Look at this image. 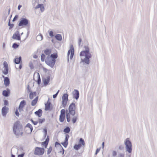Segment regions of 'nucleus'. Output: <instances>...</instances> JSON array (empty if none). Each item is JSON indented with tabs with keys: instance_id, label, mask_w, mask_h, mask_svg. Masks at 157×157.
Listing matches in <instances>:
<instances>
[{
	"instance_id": "nucleus-1",
	"label": "nucleus",
	"mask_w": 157,
	"mask_h": 157,
	"mask_svg": "<svg viewBox=\"0 0 157 157\" xmlns=\"http://www.w3.org/2000/svg\"><path fill=\"white\" fill-rule=\"evenodd\" d=\"M84 48L85 50L81 52L80 54L81 62L89 64L90 63L89 59L91 57V54L90 52L89 48L87 46H84Z\"/></svg>"
},
{
	"instance_id": "nucleus-2",
	"label": "nucleus",
	"mask_w": 157,
	"mask_h": 157,
	"mask_svg": "<svg viewBox=\"0 0 157 157\" xmlns=\"http://www.w3.org/2000/svg\"><path fill=\"white\" fill-rule=\"evenodd\" d=\"M57 57V55L56 53H53L51 54L50 56H48L45 59V62L48 65L52 68L56 62L55 59Z\"/></svg>"
},
{
	"instance_id": "nucleus-3",
	"label": "nucleus",
	"mask_w": 157,
	"mask_h": 157,
	"mask_svg": "<svg viewBox=\"0 0 157 157\" xmlns=\"http://www.w3.org/2000/svg\"><path fill=\"white\" fill-rule=\"evenodd\" d=\"M75 103H71L69 106L68 108V111L66 112V118L67 121L68 122H69L71 121L70 115L72 116H73L75 114Z\"/></svg>"
},
{
	"instance_id": "nucleus-4",
	"label": "nucleus",
	"mask_w": 157,
	"mask_h": 157,
	"mask_svg": "<svg viewBox=\"0 0 157 157\" xmlns=\"http://www.w3.org/2000/svg\"><path fill=\"white\" fill-rule=\"evenodd\" d=\"M22 126L19 121H17L14 124L13 130L14 133L17 136H21L23 133Z\"/></svg>"
},
{
	"instance_id": "nucleus-5",
	"label": "nucleus",
	"mask_w": 157,
	"mask_h": 157,
	"mask_svg": "<svg viewBox=\"0 0 157 157\" xmlns=\"http://www.w3.org/2000/svg\"><path fill=\"white\" fill-rule=\"evenodd\" d=\"M124 143L125 146L126 151L129 153H131L132 150V145L131 142L129 140L128 138L126 139Z\"/></svg>"
},
{
	"instance_id": "nucleus-6",
	"label": "nucleus",
	"mask_w": 157,
	"mask_h": 157,
	"mask_svg": "<svg viewBox=\"0 0 157 157\" xmlns=\"http://www.w3.org/2000/svg\"><path fill=\"white\" fill-rule=\"evenodd\" d=\"M44 149L43 148L36 147L35 148L34 154L36 155H43Z\"/></svg>"
},
{
	"instance_id": "nucleus-7",
	"label": "nucleus",
	"mask_w": 157,
	"mask_h": 157,
	"mask_svg": "<svg viewBox=\"0 0 157 157\" xmlns=\"http://www.w3.org/2000/svg\"><path fill=\"white\" fill-rule=\"evenodd\" d=\"M68 95L67 94H64L62 97V105L64 107H65L67 105L68 101Z\"/></svg>"
},
{
	"instance_id": "nucleus-8",
	"label": "nucleus",
	"mask_w": 157,
	"mask_h": 157,
	"mask_svg": "<svg viewBox=\"0 0 157 157\" xmlns=\"http://www.w3.org/2000/svg\"><path fill=\"white\" fill-rule=\"evenodd\" d=\"M29 24V20L24 18H21L20 21L18 24L19 26H26Z\"/></svg>"
},
{
	"instance_id": "nucleus-9",
	"label": "nucleus",
	"mask_w": 157,
	"mask_h": 157,
	"mask_svg": "<svg viewBox=\"0 0 157 157\" xmlns=\"http://www.w3.org/2000/svg\"><path fill=\"white\" fill-rule=\"evenodd\" d=\"M33 129V128L32 125L29 123L28 124L26 125L25 128V132L28 134L32 132Z\"/></svg>"
},
{
	"instance_id": "nucleus-10",
	"label": "nucleus",
	"mask_w": 157,
	"mask_h": 157,
	"mask_svg": "<svg viewBox=\"0 0 157 157\" xmlns=\"http://www.w3.org/2000/svg\"><path fill=\"white\" fill-rule=\"evenodd\" d=\"M3 67L2 71L3 74L5 75L7 74L8 72V66L7 63L5 61L3 63Z\"/></svg>"
},
{
	"instance_id": "nucleus-11",
	"label": "nucleus",
	"mask_w": 157,
	"mask_h": 157,
	"mask_svg": "<svg viewBox=\"0 0 157 157\" xmlns=\"http://www.w3.org/2000/svg\"><path fill=\"white\" fill-rule=\"evenodd\" d=\"M70 48V49L68 52L67 55L68 56H70V59H71L74 56V48L72 45L71 46Z\"/></svg>"
},
{
	"instance_id": "nucleus-12",
	"label": "nucleus",
	"mask_w": 157,
	"mask_h": 157,
	"mask_svg": "<svg viewBox=\"0 0 157 157\" xmlns=\"http://www.w3.org/2000/svg\"><path fill=\"white\" fill-rule=\"evenodd\" d=\"M34 79L36 80L38 84H39L40 83L41 80L40 77L39 73L38 72H35L34 75Z\"/></svg>"
},
{
	"instance_id": "nucleus-13",
	"label": "nucleus",
	"mask_w": 157,
	"mask_h": 157,
	"mask_svg": "<svg viewBox=\"0 0 157 157\" xmlns=\"http://www.w3.org/2000/svg\"><path fill=\"white\" fill-rule=\"evenodd\" d=\"M12 38L15 40H20L21 37L19 35V33L18 31H17L15 32V33L13 34Z\"/></svg>"
},
{
	"instance_id": "nucleus-14",
	"label": "nucleus",
	"mask_w": 157,
	"mask_h": 157,
	"mask_svg": "<svg viewBox=\"0 0 157 157\" xmlns=\"http://www.w3.org/2000/svg\"><path fill=\"white\" fill-rule=\"evenodd\" d=\"M73 98L77 100L79 97V92L78 90L75 89L72 92Z\"/></svg>"
},
{
	"instance_id": "nucleus-15",
	"label": "nucleus",
	"mask_w": 157,
	"mask_h": 157,
	"mask_svg": "<svg viewBox=\"0 0 157 157\" xmlns=\"http://www.w3.org/2000/svg\"><path fill=\"white\" fill-rule=\"evenodd\" d=\"M8 108L6 106L2 107V113L3 117H6V114L8 112Z\"/></svg>"
},
{
	"instance_id": "nucleus-16",
	"label": "nucleus",
	"mask_w": 157,
	"mask_h": 157,
	"mask_svg": "<svg viewBox=\"0 0 157 157\" xmlns=\"http://www.w3.org/2000/svg\"><path fill=\"white\" fill-rule=\"evenodd\" d=\"M69 137V136L68 134H66L65 135V139L64 141L61 143L63 146L65 147H66L68 145V141Z\"/></svg>"
},
{
	"instance_id": "nucleus-17",
	"label": "nucleus",
	"mask_w": 157,
	"mask_h": 157,
	"mask_svg": "<svg viewBox=\"0 0 157 157\" xmlns=\"http://www.w3.org/2000/svg\"><path fill=\"white\" fill-rule=\"evenodd\" d=\"M3 78H4V85L6 86H8L10 83V79L7 77H5L4 76H3Z\"/></svg>"
},
{
	"instance_id": "nucleus-18",
	"label": "nucleus",
	"mask_w": 157,
	"mask_h": 157,
	"mask_svg": "<svg viewBox=\"0 0 157 157\" xmlns=\"http://www.w3.org/2000/svg\"><path fill=\"white\" fill-rule=\"evenodd\" d=\"M35 9H37L39 8H40L41 12H43L44 10V6L43 4H39L36 6L35 7Z\"/></svg>"
},
{
	"instance_id": "nucleus-19",
	"label": "nucleus",
	"mask_w": 157,
	"mask_h": 157,
	"mask_svg": "<svg viewBox=\"0 0 157 157\" xmlns=\"http://www.w3.org/2000/svg\"><path fill=\"white\" fill-rule=\"evenodd\" d=\"M25 105V101H22L20 104L19 109L20 112H21L22 110V108Z\"/></svg>"
},
{
	"instance_id": "nucleus-20",
	"label": "nucleus",
	"mask_w": 157,
	"mask_h": 157,
	"mask_svg": "<svg viewBox=\"0 0 157 157\" xmlns=\"http://www.w3.org/2000/svg\"><path fill=\"white\" fill-rule=\"evenodd\" d=\"M10 90L9 89H7V90H5L3 91V95L5 97H7L10 93Z\"/></svg>"
},
{
	"instance_id": "nucleus-21",
	"label": "nucleus",
	"mask_w": 157,
	"mask_h": 157,
	"mask_svg": "<svg viewBox=\"0 0 157 157\" xmlns=\"http://www.w3.org/2000/svg\"><path fill=\"white\" fill-rule=\"evenodd\" d=\"M12 149L13 151H17V152L16 153L17 154H18L20 153L21 152H22L23 151L22 149L21 148H20L18 149H17L16 148H13Z\"/></svg>"
},
{
	"instance_id": "nucleus-22",
	"label": "nucleus",
	"mask_w": 157,
	"mask_h": 157,
	"mask_svg": "<svg viewBox=\"0 0 157 157\" xmlns=\"http://www.w3.org/2000/svg\"><path fill=\"white\" fill-rule=\"evenodd\" d=\"M42 111L40 109L38 111H36L35 112V113L39 117H40L42 115Z\"/></svg>"
},
{
	"instance_id": "nucleus-23",
	"label": "nucleus",
	"mask_w": 157,
	"mask_h": 157,
	"mask_svg": "<svg viewBox=\"0 0 157 157\" xmlns=\"http://www.w3.org/2000/svg\"><path fill=\"white\" fill-rule=\"evenodd\" d=\"M21 60V56L19 58H16L14 59V62L16 64H19Z\"/></svg>"
},
{
	"instance_id": "nucleus-24",
	"label": "nucleus",
	"mask_w": 157,
	"mask_h": 157,
	"mask_svg": "<svg viewBox=\"0 0 157 157\" xmlns=\"http://www.w3.org/2000/svg\"><path fill=\"white\" fill-rule=\"evenodd\" d=\"M50 102H48L46 104H45V110L46 111L50 110Z\"/></svg>"
},
{
	"instance_id": "nucleus-25",
	"label": "nucleus",
	"mask_w": 157,
	"mask_h": 157,
	"mask_svg": "<svg viewBox=\"0 0 157 157\" xmlns=\"http://www.w3.org/2000/svg\"><path fill=\"white\" fill-rule=\"evenodd\" d=\"M71 116V118L72 120V122L73 123H75L76 122L77 118V116H72L70 115Z\"/></svg>"
},
{
	"instance_id": "nucleus-26",
	"label": "nucleus",
	"mask_w": 157,
	"mask_h": 157,
	"mask_svg": "<svg viewBox=\"0 0 157 157\" xmlns=\"http://www.w3.org/2000/svg\"><path fill=\"white\" fill-rule=\"evenodd\" d=\"M36 96V92H31L29 95V98L30 99H33V98Z\"/></svg>"
},
{
	"instance_id": "nucleus-27",
	"label": "nucleus",
	"mask_w": 157,
	"mask_h": 157,
	"mask_svg": "<svg viewBox=\"0 0 157 157\" xmlns=\"http://www.w3.org/2000/svg\"><path fill=\"white\" fill-rule=\"evenodd\" d=\"M50 80V78L49 77H48L47 78L44 79L43 80L44 84L46 85L49 83Z\"/></svg>"
},
{
	"instance_id": "nucleus-28",
	"label": "nucleus",
	"mask_w": 157,
	"mask_h": 157,
	"mask_svg": "<svg viewBox=\"0 0 157 157\" xmlns=\"http://www.w3.org/2000/svg\"><path fill=\"white\" fill-rule=\"evenodd\" d=\"M51 53V50L50 49H46L44 51V53L47 55L49 56Z\"/></svg>"
},
{
	"instance_id": "nucleus-29",
	"label": "nucleus",
	"mask_w": 157,
	"mask_h": 157,
	"mask_svg": "<svg viewBox=\"0 0 157 157\" xmlns=\"http://www.w3.org/2000/svg\"><path fill=\"white\" fill-rule=\"evenodd\" d=\"M38 100V97H36V98L32 101L31 103V105L32 106L35 105L36 103Z\"/></svg>"
},
{
	"instance_id": "nucleus-30",
	"label": "nucleus",
	"mask_w": 157,
	"mask_h": 157,
	"mask_svg": "<svg viewBox=\"0 0 157 157\" xmlns=\"http://www.w3.org/2000/svg\"><path fill=\"white\" fill-rule=\"evenodd\" d=\"M43 36L41 34H40L37 35L36 37V39L37 41H40L42 40Z\"/></svg>"
},
{
	"instance_id": "nucleus-31",
	"label": "nucleus",
	"mask_w": 157,
	"mask_h": 157,
	"mask_svg": "<svg viewBox=\"0 0 157 157\" xmlns=\"http://www.w3.org/2000/svg\"><path fill=\"white\" fill-rule=\"evenodd\" d=\"M49 140V139L48 137V136H47V138H46L45 141L42 143V144L43 145H44L46 147V146L48 144Z\"/></svg>"
},
{
	"instance_id": "nucleus-32",
	"label": "nucleus",
	"mask_w": 157,
	"mask_h": 157,
	"mask_svg": "<svg viewBox=\"0 0 157 157\" xmlns=\"http://www.w3.org/2000/svg\"><path fill=\"white\" fill-rule=\"evenodd\" d=\"M81 147V145L80 144H75L74 146V148L76 150H78L80 149Z\"/></svg>"
},
{
	"instance_id": "nucleus-33",
	"label": "nucleus",
	"mask_w": 157,
	"mask_h": 157,
	"mask_svg": "<svg viewBox=\"0 0 157 157\" xmlns=\"http://www.w3.org/2000/svg\"><path fill=\"white\" fill-rule=\"evenodd\" d=\"M65 115H60L59 116V120L61 122H63L65 119Z\"/></svg>"
},
{
	"instance_id": "nucleus-34",
	"label": "nucleus",
	"mask_w": 157,
	"mask_h": 157,
	"mask_svg": "<svg viewBox=\"0 0 157 157\" xmlns=\"http://www.w3.org/2000/svg\"><path fill=\"white\" fill-rule=\"evenodd\" d=\"M55 38L58 40L61 41L62 40V36L60 34H57L55 36Z\"/></svg>"
},
{
	"instance_id": "nucleus-35",
	"label": "nucleus",
	"mask_w": 157,
	"mask_h": 157,
	"mask_svg": "<svg viewBox=\"0 0 157 157\" xmlns=\"http://www.w3.org/2000/svg\"><path fill=\"white\" fill-rule=\"evenodd\" d=\"M57 145H59L60 147H61L62 151H60V153H62V154L63 155L64 153V151L62 147L61 146V145L58 142H56L55 143V146H56Z\"/></svg>"
},
{
	"instance_id": "nucleus-36",
	"label": "nucleus",
	"mask_w": 157,
	"mask_h": 157,
	"mask_svg": "<svg viewBox=\"0 0 157 157\" xmlns=\"http://www.w3.org/2000/svg\"><path fill=\"white\" fill-rule=\"evenodd\" d=\"M78 144H80L81 145V146L82 145L83 146H84L85 144L84 140L82 138H80Z\"/></svg>"
},
{
	"instance_id": "nucleus-37",
	"label": "nucleus",
	"mask_w": 157,
	"mask_h": 157,
	"mask_svg": "<svg viewBox=\"0 0 157 157\" xmlns=\"http://www.w3.org/2000/svg\"><path fill=\"white\" fill-rule=\"evenodd\" d=\"M70 131V129L68 127H66L63 130V132L66 133H69Z\"/></svg>"
},
{
	"instance_id": "nucleus-38",
	"label": "nucleus",
	"mask_w": 157,
	"mask_h": 157,
	"mask_svg": "<svg viewBox=\"0 0 157 157\" xmlns=\"http://www.w3.org/2000/svg\"><path fill=\"white\" fill-rule=\"evenodd\" d=\"M117 151H112V156L114 157L117 155Z\"/></svg>"
},
{
	"instance_id": "nucleus-39",
	"label": "nucleus",
	"mask_w": 157,
	"mask_h": 157,
	"mask_svg": "<svg viewBox=\"0 0 157 157\" xmlns=\"http://www.w3.org/2000/svg\"><path fill=\"white\" fill-rule=\"evenodd\" d=\"M65 115V110L64 109H62L60 111V115Z\"/></svg>"
},
{
	"instance_id": "nucleus-40",
	"label": "nucleus",
	"mask_w": 157,
	"mask_h": 157,
	"mask_svg": "<svg viewBox=\"0 0 157 157\" xmlns=\"http://www.w3.org/2000/svg\"><path fill=\"white\" fill-rule=\"evenodd\" d=\"M45 58V56L44 54H42L41 56V59L42 61H44V59Z\"/></svg>"
},
{
	"instance_id": "nucleus-41",
	"label": "nucleus",
	"mask_w": 157,
	"mask_h": 157,
	"mask_svg": "<svg viewBox=\"0 0 157 157\" xmlns=\"http://www.w3.org/2000/svg\"><path fill=\"white\" fill-rule=\"evenodd\" d=\"M49 35L51 37H53L54 36L53 33L52 31H48Z\"/></svg>"
},
{
	"instance_id": "nucleus-42",
	"label": "nucleus",
	"mask_w": 157,
	"mask_h": 157,
	"mask_svg": "<svg viewBox=\"0 0 157 157\" xmlns=\"http://www.w3.org/2000/svg\"><path fill=\"white\" fill-rule=\"evenodd\" d=\"M44 121L45 119L44 118L39 119V123L42 124Z\"/></svg>"
},
{
	"instance_id": "nucleus-43",
	"label": "nucleus",
	"mask_w": 157,
	"mask_h": 157,
	"mask_svg": "<svg viewBox=\"0 0 157 157\" xmlns=\"http://www.w3.org/2000/svg\"><path fill=\"white\" fill-rule=\"evenodd\" d=\"M18 47V45L16 43H14L13 45V47L14 48H16Z\"/></svg>"
},
{
	"instance_id": "nucleus-44",
	"label": "nucleus",
	"mask_w": 157,
	"mask_h": 157,
	"mask_svg": "<svg viewBox=\"0 0 157 157\" xmlns=\"http://www.w3.org/2000/svg\"><path fill=\"white\" fill-rule=\"evenodd\" d=\"M59 91V90L55 94L53 95V98H56V97H57Z\"/></svg>"
},
{
	"instance_id": "nucleus-45",
	"label": "nucleus",
	"mask_w": 157,
	"mask_h": 157,
	"mask_svg": "<svg viewBox=\"0 0 157 157\" xmlns=\"http://www.w3.org/2000/svg\"><path fill=\"white\" fill-rule=\"evenodd\" d=\"M8 25L10 26V29H11L13 27V24H10V21H9V23H8Z\"/></svg>"
},
{
	"instance_id": "nucleus-46",
	"label": "nucleus",
	"mask_w": 157,
	"mask_h": 157,
	"mask_svg": "<svg viewBox=\"0 0 157 157\" xmlns=\"http://www.w3.org/2000/svg\"><path fill=\"white\" fill-rule=\"evenodd\" d=\"M124 154L122 153H119L118 155V157H124Z\"/></svg>"
},
{
	"instance_id": "nucleus-47",
	"label": "nucleus",
	"mask_w": 157,
	"mask_h": 157,
	"mask_svg": "<svg viewBox=\"0 0 157 157\" xmlns=\"http://www.w3.org/2000/svg\"><path fill=\"white\" fill-rule=\"evenodd\" d=\"M52 149L51 148H49L47 151V154H49L52 151Z\"/></svg>"
},
{
	"instance_id": "nucleus-48",
	"label": "nucleus",
	"mask_w": 157,
	"mask_h": 157,
	"mask_svg": "<svg viewBox=\"0 0 157 157\" xmlns=\"http://www.w3.org/2000/svg\"><path fill=\"white\" fill-rule=\"evenodd\" d=\"M15 114L17 116V117H18L19 116V113L18 112V110L16 109V111L15 112Z\"/></svg>"
},
{
	"instance_id": "nucleus-49",
	"label": "nucleus",
	"mask_w": 157,
	"mask_h": 157,
	"mask_svg": "<svg viewBox=\"0 0 157 157\" xmlns=\"http://www.w3.org/2000/svg\"><path fill=\"white\" fill-rule=\"evenodd\" d=\"M24 155V153L23 152L21 154L18 155V157H23Z\"/></svg>"
},
{
	"instance_id": "nucleus-50",
	"label": "nucleus",
	"mask_w": 157,
	"mask_h": 157,
	"mask_svg": "<svg viewBox=\"0 0 157 157\" xmlns=\"http://www.w3.org/2000/svg\"><path fill=\"white\" fill-rule=\"evenodd\" d=\"M100 149V148H98L96 150V151L95 152V155H97V154L98 153Z\"/></svg>"
},
{
	"instance_id": "nucleus-51",
	"label": "nucleus",
	"mask_w": 157,
	"mask_h": 157,
	"mask_svg": "<svg viewBox=\"0 0 157 157\" xmlns=\"http://www.w3.org/2000/svg\"><path fill=\"white\" fill-rule=\"evenodd\" d=\"M32 122L35 125L37 124L38 123V122L36 121H34L33 120H32Z\"/></svg>"
},
{
	"instance_id": "nucleus-52",
	"label": "nucleus",
	"mask_w": 157,
	"mask_h": 157,
	"mask_svg": "<svg viewBox=\"0 0 157 157\" xmlns=\"http://www.w3.org/2000/svg\"><path fill=\"white\" fill-rule=\"evenodd\" d=\"M8 104V102L7 100H5L4 101V104L5 105H7Z\"/></svg>"
},
{
	"instance_id": "nucleus-53",
	"label": "nucleus",
	"mask_w": 157,
	"mask_h": 157,
	"mask_svg": "<svg viewBox=\"0 0 157 157\" xmlns=\"http://www.w3.org/2000/svg\"><path fill=\"white\" fill-rule=\"evenodd\" d=\"M81 41H82L81 39V38H79L78 39V44L79 45H80V44H81Z\"/></svg>"
},
{
	"instance_id": "nucleus-54",
	"label": "nucleus",
	"mask_w": 157,
	"mask_h": 157,
	"mask_svg": "<svg viewBox=\"0 0 157 157\" xmlns=\"http://www.w3.org/2000/svg\"><path fill=\"white\" fill-rule=\"evenodd\" d=\"M44 135L45 136H46L47 135V129H44Z\"/></svg>"
},
{
	"instance_id": "nucleus-55",
	"label": "nucleus",
	"mask_w": 157,
	"mask_h": 157,
	"mask_svg": "<svg viewBox=\"0 0 157 157\" xmlns=\"http://www.w3.org/2000/svg\"><path fill=\"white\" fill-rule=\"evenodd\" d=\"M123 148V147L121 145L119 146V149L120 150H121Z\"/></svg>"
},
{
	"instance_id": "nucleus-56",
	"label": "nucleus",
	"mask_w": 157,
	"mask_h": 157,
	"mask_svg": "<svg viewBox=\"0 0 157 157\" xmlns=\"http://www.w3.org/2000/svg\"><path fill=\"white\" fill-rule=\"evenodd\" d=\"M17 18V16H16L14 17V18H13V21H14Z\"/></svg>"
},
{
	"instance_id": "nucleus-57",
	"label": "nucleus",
	"mask_w": 157,
	"mask_h": 157,
	"mask_svg": "<svg viewBox=\"0 0 157 157\" xmlns=\"http://www.w3.org/2000/svg\"><path fill=\"white\" fill-rule=\"evenodd\" d=\"M21 5H19L18 6V9L19 10L21 8Z\"/></svg>"
},
{
	"instance_id": "nucleus-58",
	"label": "nucleus",
	"mask_w": 157,
	"mask_h": 157,
	"mask_svg": "<svg viewBox=\"0 0 157 157\" xmlns=\"http://www.w3.org/2000/svg\"><path fill=\"white\" fill-rule=\"evenodd\" d=\"M102 148H103L104 147V142H103L102 143Z\"/></svg>"
},
{
	"instance_id": "nucleus-59",
	"label": "nucleus",
	"mask_w": 157,
	"mask_h": 157,
	"mask_svg": "<svg viewBox=\"0 0 157 157\" xmlns=\"http://www.w3.org/2000/svg\"><path fill=\"white\" fill-rule=\"evenodd\" d=\"M3 47L4 48H5V44L4 43H3Z\"/></svg>"
},
{
	"instance_id": "nucleus-60",
	"label": "nucleus",
	"mask_w": 157,
	"mask_h": 157,
	"mask_svg": "<svg viewBox=\"0 0 157 157\" xmlns=\"http://www.w3.org/2000/svg\"><path fill=\"white\" fill-rule=\"evenodd\" d=\"M21 67H22L21 65V64H20L19 65V69H21Z\"/></svg>"
},
{
	"instance_id": "nucleus-61",
	"label": "nucleus",
	"mask_w": 157,
	"mask_h": 157,
	"mask_svg": "<svg viewBox=\"0 0 157 157\" xmlns=\"http://www.w3.org/2000/svg\"><path fill=\"white\" fill-rule=\"evenodd\" d=\"M33 57H34V58H36H36H37V56H36V55H35V56H33Z\"/></svg>"
},
{
	"instance_id": "nucleus-62",
	"label": "nucleus",
	"mask_w": 157,
	"mask_h": 157,
	"mask_svg": "<svg viewBox=\"0 0 157 157\" xmlns=\"http://www.w3.org/2000/svg\"><path fill=\"white\" fill-rule=\"evenodd\" d=\"M11 157H15V155H14L13 154H12Z\"/></svg>"
},
{
	"instance_id": "nucleus-63",
	"label": "nucleus",
	"mask_w": 157,
	"mask_h": 157,
	"mask_svg": "<svg viewBox=\"0 0 157 157\" xmlns=\"http://www.w3.org/2000/svg\"><path fill=\"white\" fill-rule=\"evenodd\" d=\"M10 12V10H9V11H8V14H9V13Z\"/></svg>"
},
{
	"instance_id": "nucleus-64",
	"label": "nucleus",
	"mask_w": 157,
	"mask_h": 157,
	"mask_svg": "<svg viewBox=\"0 0 157 157\" xmlns=\"http://www.w3.org/2000/svg\"><path fill=\"white\" fill-rule=\"evenodd\" d=\"M23 34V33H21V35H22Z\"/></svg>"
}]
</instances>
